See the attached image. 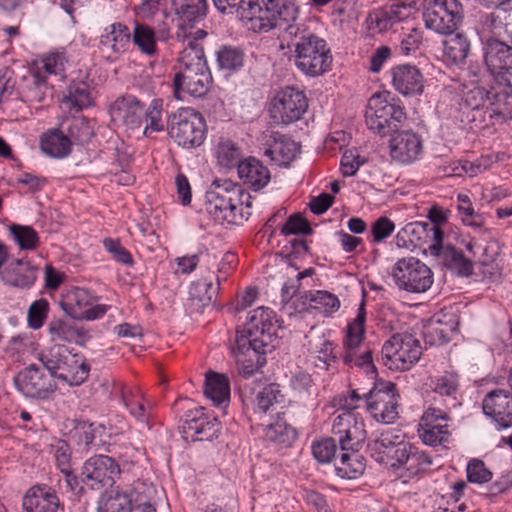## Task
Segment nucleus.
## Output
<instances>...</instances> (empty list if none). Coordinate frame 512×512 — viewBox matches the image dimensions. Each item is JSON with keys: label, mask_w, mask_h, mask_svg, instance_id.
Instances as JSON below:
<instances>
[{"label": "nucleus", "mask_w": 512, "mask_h": 512, "mask_svg": "<svg viewBox=\"0 0 512 512\" xmlns=\"http://www.w3.org/2000/svg\"><path fill=\"white\" fill-rule=\"evenodd\" d=\"M250 195L236 183L216 180L205 193V209L218 223L241 224L251 215Z\"/></svg>", "instance_id": "f257e3e1"}, {"label": "nucleus", "mask_w": 512, "mask_h": 512, "mask_svg": "<svg viewBox=\"0 0 512 512\" xmlns=\"http://www.w3.org/2000/svg\"><path fill=\"white\" fill-rule=\"evenodd\" d=\"M285 33L295 41V65L301 72L316 77L329 70L332 56L325 40L300 23L289 24Z\"/></svg>", "instance_id": "f03ea898"}, {"label": "nucleus", "mask_w": 512, "mask_h": 512, "mask_svg": "<svg viewBox=\"0 0 512 512\" xmlns=\"http://www.w3.org/2000/svg\"><path fill=\"white\" fill-rule=\"evenodd\" d=\"M168 133L171 139L183 149H196L206 139V122L193 108H180L169 117Z\"/></svg>", "instance_id": "7ed1b4c3"}, {"label": "nucleus", "mask_w": 512, "mask_h": 512, "mask_svg": "<svg viewBox=\"0 0 512 512\" xmlns=\"http://www.w3.org/2000/svg\"><path fill=\"white\" fill-rule=\"evenodd\" d=\"M425 27L440 35L455 32L463 23L464 7L460 0H421Z\"/></svg>", "instance_id": "20e7f679"}, {"label": "nucleus", "mask_w": 512, "mask_h": 512, "mask_svg": "<svg viewBox=\"0 0 512 512\" xmlns=\"http://www.w3.org/2000/svg\"><path fill=\"white\" fill-rule=\"evenodd\" d=\"M390 275L397 288L410 293H424L434 281L431 269L414 257L399 259Z\"/></svg>", "instance_id": "39448f33"}, {"label": "nucleus", "mask_w": 512, "mask_h": 512, "mask_svg": "<svg viewBox=\"0 0 512 512\" xmlns=\"http://www.w3.org/2000/svg\"><path fill=\"white\" fill-rule=\"evenodd\" d=\"M308 100L303 91L287 86L276 93L269 106V114L277 125L298 121L307 111Z\"/></svg>", "instance_id": "423d86ee"}, {"label": "nucleus", "mask_w": 512, "mask_h": 512, "mask_svg": "<svg viewBox=\"0 0 512 512\" xmlns=\"http://www.w3.org/2000/svg\"><path fill=\"white\" fill-rule=\"evenodd\" d=\"M422 354L419 341L410 334L396 333L386 341V367L408 370Z\"/></svg>", "instance_id": "0eeeda50"}, {"label": "nucleus", "mask_w": 512, "mask_h": 512, "mask_svg": "<svg viewBox=\"0 0 512 512\" xmlns=\"http://www.w3.org/2000/svg\"><path fill=\"white\" fill-rule=\"evenodd\" d=\"M263 340L247 338L244 334L237 336L233 354L240 376L250 378L266 363V348Z\"/></svg>", "instance_id": "6e6552de"}, {"label": "nucleus", "mask_w": 512, "mask_h": 512, "mask_svg": "<svg viewBox=\"0 0 512 512\" xmlns=\"http://www.w3.org/2000/svg\"><path fill=\"white\" fill-rule=\"evenodd\" d=\"M448 412L436 407L427 408L418 423V436L428 446L436 447L449 441L451 436Z\"/></svg>", "instance_id": "1a4fd4ad"}, {"label": "nucleus", "mask_w": 512, "mask_h": 512, "mask_svg": "<svg viewBox=\"0 0 512 512\" xmlns=\"http://www.w3.org/2000/svg\"><path fill=\"white\" fill-rule=\"evenodd\" d=\"M82 481L91 487L99 490L104 487H111L116 478L120 475L119 464L107 455H95L88 458L82 467Z\"/></svg>", "instance_id": "9d476101"}, {"label": "nucleus", "mask_w": 512, "mask_h": 512, "mask_svg": "<svg viewBox=\"0 0 512 512\" xmlns=\"http://www.w3.org/2000/svg\"><path fill=\"white\" fill-rule=\"evenodd\" d=\"M94 295L84 288H74L67 293L62 302V308L67 315L74 319L96 320L108 310L104 304H94Z\"/></svg>", "instance_id": "9b49d317"}, {"label": "nucleus", "mask_w": 512, "mask_h": 512, "mask_svg": "<svg viewBox=\"0 0 512 512\" xmlns=\"http://www.w3.org/2000/svg\"><path fill=\"white\" fill-rule=\"evenodd\" d=\"M484 63L493 80H510L512 76V46L495 38L483 48Z\"/></svg>", "instance_id": "f8f14e48"}, {"label": "nucleus", "mask_w": 512, "mask_h": 512, "mask_svg": "<svg viewBox=\"0 0 512 512\" xmlns=\"http://www.w3.org/2000/svg\"><path fill=\"white\" fill-rule=\"evenodd\" d=\"M332 433L337 437L342 451L360 449L366 438L363 420L349 412H342L335 417Z\"/></svg>", "instance_id": "ddd939ff"}, {"label": "nucleus", "mask_w": 512, "mask_h": 512, "mask_svg": "<svg viewBox=\"0 0 512 512\" xmlns=\"http://www.w3.org/2000/svg\"><path fill=\"white\" fill-rule=\"evenodd\" d=\"M212 83V75L207 69H180L174 75V95L178 100H184V95L202 97L207 94Z\"/></svg>", "instance_id": "4468645a"}, {"label": "nucleus", "mask_w": 512, "mask_h": 512, "mask_svg": "<svg viewBox=\"0 0 512 512\" xmlns=\"http://www.w3.org/2000/svg\"><path fill=\"white\" fill-rule=\"evenodd\" d=\"M17 389L26 397L46 398L54 392L56 385L36 365L32 364L21 371L15 378Z\"/></svg>", "instance_id": "2eb2a0df"}, {"label": "nucleus", "mask_w": 512, "mask_h": 512, "mask_svg": "<svg viewBox=\"0 0 512 512\" xmlns=\"http://www.w3.org/2000/svg\"><path fill=\"white\" fill-rule=\"evenodd\" d=\"M482 409L496 423L498 429L512 426V393L509 391L492 390L483 399Z\"/></svg>", "instance_id": "dca6fc26"}, {"label": "nucleus", "mask_w": 512, "mask_h": 512, "mask_svg": "<svg viewBox=\"0 0 512 512\" xmlns=\"http://www.w3.org/2000/svg\"><path fill=\"white\" fill-rule=\"evenodd\" d=\"M389 152L393 161L410 164L421 155L422 141L415 132L395 131L389 139Z\"/></svg>", "instance_id": "f3484780"}, {"label": "nucleus", "mask_w": 512, "mask_h": 512, "mask_svg": "<svg viewBox=\"0 0 512 512\" xmlns=\"http://www.w3.org/2000/svg\"><path fill=\"white\" fill-rule=\"evenodd\" d=\"M488 110L496 122L512 119L511 80H493L489 88Z\"/></svg>", "instance_id": "a211bd4d"}, {"label": "nucleus", "mask_w": 512, "mask_h": 512, "mask_svg": "<svg viewBox=\"0 0 512 512\" xmlns=\"http://www.w3.org/2000/svg\"><path fill=\"white\" fill-rule=\"evenodd\" d=\"M176 30L202 29L199 25L207 15L206 0H173Z\"/></svg>", "instance_id": "6ab92c4d"}, {"label": "nucleus", "mask_w": 512, "mask_h": 512, "mask_svg": "<svg viewBox=\"0 0 512 512\" xmlns=\"http://www.w3.org/2000/svg\"><path fill=\"white\" fill-rule=\"evenodd\" d=\"M184 432L197 441H211L220 432V423L216 418L207 416L203 408L189 410L185 414Z\"/></svg>", "instance_id": "aec40b11"}, {"label": "nucleus", "mask_w": 512, "mask_h": 512, "mask_svg": "<svg viewBox=\"0 0 512 512\" xmlns=\"http://www.w3.org/2000/svg\"><path fill=\"white\" fill-rule=\"evenodd\" d=\"M277 323L275 312L268 307H258L249 313L244 334L247 338L263 340L268 346Z\"/></svg>", "instance_id": "412c9836"}, {"label": "nucleus", "mask_w": 512, "mask_h": 512, "mask_svg": "<svg viewBox=\"0 0 512 512\" xmlns=\"http://www.w3.org/2000/svg\"><path fill=\"white\" fill-rule=\"evenodd\" d=\"M391 84L404 96L419 95L423 92L424 77L420 70L411 64L397 65L390 70Z\"/></svg>", "instance_id": "4be33fe9"}, {"label": "nucleus", "mask_w": 512, "mask_h": 512, "mask_svg": "<svg viewBox=\"0 0 512 512\" xmlns=\"http://www.w3.org/2000/svg\"><path fill=\"white\" fill-rule=\"evenodd\" d=\"M143 112L144 106L133 95L119 97L109 107L112 121L131 129L141 125Z\"/></svg>", "instance_id": "5701e85b"}, {"label": "nucleus", "mask_w": 512, "mask_h": 512, "mask_svg": "<svg viewBox=\"0 0 512 512\" xmlns=\"http://www.w3.org/2000/svg\"><path fill=\"white\" fill-rule=\"evenodd\" d=\"M22 507L25 512H57L60 501L57 493L46 485L31 487L23 497Z\"/></svg>", "instance_id": "b1692460"}, {"label": "nucleus", "mask_w": 512, "mask_h": 512, "mask_svg": "<svg viewBox=\"0 0 512 512\" xmlns=\"http://www.w3.org/2000/svg\"><path fill=\"white\" fill-rule=\"evenodd\" d=\"M131 44V31L122 22H114L106 26L100 36L99 45L102 51L109 52V57H117L126 52Z\"/></svg>", "instance_id": "393cba45"}, {"label": "nucleus", "mask_w": 512, "mask_h": 512, "mask_svg": "<svg viewBox=\"0 0 512 512\" xmlns=\"http://www.w3.org/2000/svg\"><path fill=\"white\" fill-rule=\"evenodd\" d=\"M65 356L62 366L51 377L58 378L70 386L82 384L88 378L90 372V366L85 357L78 353H72L70 350Z\"/></svg>", "instance_id": "a878e982"}, {"label": "nucleus", "mask_w": 512, "mask_h": 512, "mask_svg": "<svg viewBox=\"0 0 512 512\" xmlns=\"http://www.w3.org/2000/svg\"><path fill=\"white\" fill-rule=\"evenodd\" d=\"M122 401L129 414L135 418L137 422L147 429L151 428L150 420L152 417V405L145 398L140 388L125 387L122 389Z\"/></svg>", "instance_id": "bb28decb"}, {"label": "nucleus", "mask_w": 512, "mask_h": 512, "mask_svg": "<svg viewBox=\"0 0 512 512\" xmlns=\"http://www.w3.org/2000/svg\"><path fill=\"white\" fill-rule=\"evenodd\" d=\"M237 172L243 185L255 192L267 186L271 178L269 169L254 157L241 161Z\"/></svg>", "instance_id": "cd10ccee"}, {"label": "nucleus", "mask_w": 512, "mask_h": 512, "mask_svg": "<svg viewBox=\"0 0 512 512\" xmlns=\"http://www.w3.org/2000/svg\"><path fill=\"white\" fill-rule=\"evenodd\" d=\"M446 315H435L429 319L422 329L425 344L430 346L441 345L449 341L450 336L456 331L457 320L451 316L446 320Z\"/></svg>", "instance_id": "c85d7f7f"}, {"label": "nucleus", "mask_w": 512, "mask_h": 512, "mask_svg": "<svg viewBox=\"0 0 512 512\" xmlns=\"http://www.w3.org/2000/svg\"><path fill=\"white\" fill-rule=\"evenodd\" d=\"M405 229L413 240L414 248L428 244L430 253H438L439 243L443 241L440 227L427 222H413L405 225Z\"/></svg>", "instance_id": "c756f323"}, {"label": "nucleus", "mask_w": 512, "mask_h": 512, "mask_svg": "<svg viewBox=\"0 0 512 512\" xmlns=\"http://www.w3.org/2000/svg\"><path fill=\"white\" fill-rule=\"evenodd\" d=\"M216 282L206 277L194 281L189 287V301L198 311L212 304L216 299L225 277L215 276Z\"/></svg>", "instance_id": "7c9ffc66"}, {"label": "nucleus", "mask_w": 512, "mask_h": 512, "mask_svg": "<svg viewBox=\"0 0 512 512\" xmlns=\"http://www.w3.org/2000/svg\"><path fill=\"white\" fill-rule=\"evenodd\" d=\"M94 103L93 90L83 81L72 82L66 89L61 100L63 110L70 113L80 112Z\"/></svg>", "instance_id": "2f4dec72"}, {"label": "nucleus", "mask_w": 512, "mask_h": 512, "mask_svg": "<svg viewBox=\"0 0 512 512\" xmlns=\"http://www.w3.org/2000/svg\"><path fill=\"white\" fill-rule=\"evenodd\" d=\"M37 269L24 260H14L2 272L6 284L18 288H30L37 277Z\"/></svg>", "instance_id": "473e14b6"}, {"label": "nucleus", "mask_w": 512, "mask_h": 512, "mask_svg": "<svg viewBox=\"0 0 512 512\" xmlns=\"http://www.w3.org/2000/svg\"><path fill=\"white\" fill-rule=\"evenodd\" d=\"M256 0H246L238 19L248 30L256 33L268 32L273 29L271 18Z\"/></svg>", "instance_id": "72a5a7b5"}, {"label": "nucleus", "mask_w": 512, "mask_h": 512, "mask_svg": "<svg viewBox=\"0 0 512 512\" xmlns=\"http://www.w3.org/2000/svg\"><path fill=\"white\" fill-rule=\"evenodd\" d=\"M443 41V59L447 64L459 65L465 62L470 52V41L463 33L445 35Z\"/></svg>", "instance_id": "f704fd0d"}, {"label": "nucleus", "mask_w": 512, "mask_h": 512, "mask_svg": "<svg viewBox=\"0 0 512 512\" xmlns=\"http://www.w3.org/2000/svg\"><path fill=\"white\" fill-rule=\"evenodd\" d=\"M438 253L431 255L440 257L443 265L459 276H470L473 273V263L466 258L461 250H457L453 246H442L439 243Z\"/></svg>", "instance_id": "c9c22d12"}, {"label": "nucleus", "mask_w": 512, "mask_h": 512, "mask_svg": "<svg viewBox=\"0 0 512 512\" xmlns=\"http://www.w3.org/2000/svg\"><path fill=\"white\" fill-rule=\"evenodd\" d=\"M48 335L53 342L78 343L87 337V332L77 327L72 321L61 318L52 319L47 327Z\"/></svg>", "instance_id": "e433bc0d"}, {"label": "nucleus", "mask_w": 512, "mask_h": 512, "mask_svg": "<svg viewBox=\"0 0 512 512\" xmlns=\"http://www.w3.org/2000/svg\"><path fill=\"white\" fill-rule=\"evenodd\" d=\"M71 139L59 129H52L40 137V148L52 158H65L71 153Z\"/></svg>", "instance_id": "4c0bfd02"}, {"label": "nucleus", "mask_w": 512, "mask_h": 512, "mask_svg": "<svg viewBox=\"0 0 512 512\" xmlns=\"http://www.w3.org/2000/svg\"><path fill=\"white\" fill-rule=\"evenodd\" d=\"M204 394L219 406L230 400V382L225 374L214 371L206 373Z\"/></svg>", "instance_id": "58836bf2"}, {"label": "nucleus", "mask_w": 512, "mask_h": 512, "mask_svg": "<svg viewBox=\"0 0 512 512\" xmlns=\"http://www.w3.org/2000/svg\"><path fill=\"white\" fill-rule=\"evenodd\" d=\"M359 449L343 451L340 458H335V472L343 479H356L365 470V459L358 453Z\"/></svg>", "instance_id": "ea45409f"}, {"label": "nucleus", "mask_w": 512, "mask_h": 512, "mask_svg": "<svg viewBox=\"0 0 512 512\" xmlns=\"http://www.w3.org/2000/svg\"><path fill=\"white\" fill-rule=\"evenodd\" d=\"M131 42L141 54L147 57L157 54L156 32L147 24L135 22L131 31Z\"/></svg>", "instance_id": "a19ab883"}, {"label": "nucleus", "mask_w": 512, "mask_h": 512, "mask_svg": "<svg viewBox=\"0 0 512 512\" xmlns=\"http://www.w3.org/2000/svg\"><path fill=\"white\" fill-rule=\"evenodd\" d=\"M433 391L446 397L451 407L458 405V395L460 391V379L458 373L454 371H446L443 374L436 376L432 380Z\"/></svg>", "instance_id": "79ce46f5"}, {"label": "nucleus", "mask_w": 512, "mask_h": 512, "mask_svg": "<svg viewBox=\"0 0 512 512\" xmlns=\"http://www.w3.org/2000/svg\"><path fill=\"white\" fill-rule=\"evenodd\" d=\"M432 464V458L424 451L412 449L409 452V456L405 458L402 467L399 469L396 477L403 479L406 483L409 479L418 475L421 472L426 471Z\"/></svg>", "instance_id": "37998d69"}, {"label": "nucleus", "mask_w": 512, "mask_h": 512, "mask_svg": "<svg viewBox=\"0 0 512 512\" xmlns=\"http://www.w3.org/2000/svg\"><path fill=\"white\" fill-rule=\"evenodd\" d=\"M299 153L300 146L295 141L285 136L276 139L274 145L265 152L273 161L284 166L289 165Z\"/></svg>", "instance_id": "c03bdc74"}, {"label": "nucleus", "mask_w": 512, "mask_h": 512, "mask_svg": "<svg viewBox=\"0 0 512 512\" xmlns=\"http://www.w3.org/2000/svg\"><path fill=\"white\" fill-rule=\"evenodd\" d=\"M179 271L183 274L192 273L197 266L210 271L216 264V256L206 248H201L197 253L176 258Z\"/></svg>", "instance_id": "a18cd8bd"}, {"label": "nucleus", "mask_w": 512, "mask_h": 512, "mask_svg": "<svg viewBox=\"0 0 512 512\" xmlns=\"http://www.w3.org/2000/svg\"><path fill=\"white\" fill-rule=\"evenodd\" d=\"M98 512H132L131 499L118 488L103 493L98 502Z\"/></svg>", "instance_id": "49530a36"}, {"label": "nucleus", "mask_w": 512, "mask_h": 512, "mask_svg": "<svg viewBox=\"0 0 512 512\" xmlns=\"http://www.w3.org/2000/svg\"><path fill=\"white\" fill-rule=\"evenodd\" d=\"M367 128L381 134L384 128V99L381 91L375 92L368 100L365 111Z\"/></svg>", "instance_id": "de8ad7c7"}, {"label": "nucleus", "mask_w": 512, "mask_h": 512, "mask_svg": "<svg viewBox=\"0 0 512 512\" xmlns=\"http://www.w3.org/2000/svg\"><path fill=\"white\" fill-rule=\"evenodd\" d=\"M390 41L397 40L400 42V50L404 55H409L417 50L422 41V32L414 27L411 23L395 28L390 33Z\"/></svg>", "instance_id": "09e8293b"}, {"label": "nucleus", "mask_w": 512, "mask_h": 512, "mask_svg": "<svg viewBox=\"0 0 512 512\" xmlns=\"http://www.w3.org/2000/svg\"><path fill=\"white\" fill-rule=\"evenodd\" d=\"M284 402V395L278 384L272 383L263 387L256 395L253 409L255 413L266 414L274 406Z\"/></svg>", "instance_id": "8fccbe9b"}, {"label": "nucleus", "mask_w": 512, "mask_h": 512, "mask_svg": "<svg viewBox=\"0 0 512 512\" xmlns=\"http://www.w3.org/2000/svg\"><path fill=\"white\" fill-rule=\"evenodd\" d=\"M364 323L365 308L362 302L355 319L347 326L346 336L343 341L344 347L351 353L358 349L363 342L365 334Z\"/></svg>", "instance_id": "3c124183"}, {"label": "nucleus", "mask_w": 512, "mask_h": 512, "mask_svg": "<svg viewBox=\"0 0 512 512\" xmlns=\"http://www.w3.org/2000/svg\"><path fill=\"white\" fill-rule=\"evenodd\" d=\"M54 458L58 469L65 476L68 486L73 488L77 485L76 476L73 474L71 465V448L64 440H57L53 445Z\"/></svg>", "instance_id": "603ef678"}, {"label": "nucleus", "mask_w": 512, "mask_h": 512, "mask_svg": "<svg viewBox=\"0 0 512 512\" xmlns=\"http://www.w3.org/2000/svg\"><path fill=\"white\" fill-rule=\"evenodd\" d=\"M8 231L13 241L21 250L33 251L40 245V237L31 226L11 224L8 227Z\"/></svg>", "instance_id": "864d4df0"}, {"label": "nucleus", "mask_w": 512, "mask_h": 512, "mask_svg": "<svg viewBox=\"0 0 512 512\" xmlns=\"http://www.w3.org/2000/svg\"><path fill=\"white\" fill-rule=\"evenodd\" d=\"M412 10L413 6L403 1L395 0L391 3L389 10L386 11V33H392L395 28L410 24Z\"/></svg>", "instance_id": "5fc2aeb1"}, {"label": "nucleus", "mask_w": 512, "mask_h": 512, "mask_svg": "<svg viewBox=\"0 0 512 512\" xmlns=\"http://www.w3.org/2000/svg\"><path fill=\"white\" fill-rule=\"evenodd\" d=\"M399 440H401V442L397 443V445L386 444V466H389L388 473L394 474L395 476L398 474L405 458L409 456V452L412 449L405 435H400Z\"/></svg>", "instance_id": "6e6d98bb"}, {"label": "nucleus", "mask_w": 512, "mask_h": 512, "mask_svg": "<svg viewBox=\"0 0 512 512\" xmlns=\"http://www.w3.org/2000/svg\"><path fill=\"white\" fill-rule=\"evenodd\" d=\"M215 157L221 167L231 169L241 162V151L232 140L221 138L215 147Z\"/></svg>", "instance_id": "4d7b16f0"}, {"label": "nucleus", "mask_w": 512, "mask_h": 512, "mask_svg": "<svg viewBox=\"0 0 512 512\" xmlns=\"http://www.w3.org/2000/svg\"><path fill=\"white\" fill-rule=\"evenodd\" d=\"M312 309L313 311L328 317L338 311L340 301L338 297L325 290L311 291Z\"/></svg>", "instance_id": "13d9d810"}, {"label": "nucleus", "mask_w": 512, "mask_h": 512, "mask_svg": "<svg viewBox=\"0 0 512 512\" xmlns=\"http://www.w3.org/2000/svg\"><path fill=\"white\" fill-rule=\"evenodd\" d=\"M67 138L71 139V145L86 144L94 136V129L90 121L84 117H74L67 127Z\"/></svg>", "instance_id": "bf43d9fd"}, {"label": "nucleus", "mask_w": 512, "mask_h": 512, "mask_svg": "<svg viewBox=\"0 0 512 512\" xmlns=\"http://www.w3.org/2000/svg\"><path fill=\"white\" fill-rule=\"evenodd\" d=\"M216 58L218 67L227 71H236L244 64V53L232 46L221 47L216 53Z\"/></svg>", "instance_id": "052dcab7"}, {"label": "nucleus", "mask_w": 512, "mask_h": 512, "mask_svg": "<svg viewBox=\"0 0 512 512\" xmlns=\"http://www.w3.org/2000/svg\"><path fill=\"white\" fill-rule=\"evenodd\" d=\"M68 353L69 349L66 346L55 343L40 353L39 360L52 376L62 366L66 358L65 354Z\"/></svg>", "instance_id": "680f3d73"}, {"label": "nucleus", "mask_w": 512, "mask_h": 512, "mask_svg": "<svg viewBox=\"0 0 512 512\" xmlns=\"http://www.w3.org/2000/svg\"><path fill=\"white\" fill-rule=\"evenodd\" d=\"M264 431L269 440L286 446L297 438L296 430L282 420L267 425Z\"/></svg>", "instance_id": "e2e57ef3"}, {"label": "nucleus", "mask_w": 512, "mask_h": 512, "mask_svg": "<svg viewBox=\"0 0 512 512\" xmlns=\"http://www.w3.org/2000/svg\"><path fill=\"white\" fill-rule=\"evenodd\" d=\"M162 111L163 100L160 98L153 99L145 112L144 120L146 125L143 131L145 136H150L154 132L163 130Z\"/></svg>", "instance_id": "0e129e2a"}, {"label": "nucleus", "mask_w": 512, "mask_h": 512, "mask_svg": "<svg viewBox=\"0 0 512 512\" xmlns=\"http://www.w3.org/2000/svg\"><path fill=\"white\" fill-rule=\"evenodd\" d=\"M208 33L205 29L176 30L175 39L181 45L180 52H188L204 47L203 42Z\"/></svg>", "instance_id": "69168bd1"}, {"label": "nucleus", "mask_w": 512, "mask_h": 512, "mask_svg": "<svg viewBox=\"0 0 512 512\" xmlns=\"http://www.w3.org/2000/svg\"><path fill=\"white\" fill-rule=\"evenodd\" d=\"M366 411L377 423L384 421V391L377 385L365 395Z\"/></svg>", "instance_id": "338daca9"}, {"label": "nucleus", "mask_w": 512, "mask_h": 512, "mask_svg": "<svg viewBox=\"0 0 512 512\" xmlns=\"http://www.w3.org/2000/svg\"><path fill=\"white\" fill-rule=\"evenodd\" d=\"M458 211L464 225L474 229H480L484 224L481 214L475 212L472 203L467 195H458Z\"/></svg>", "instance_id": "774afa93"}]
</instances>
